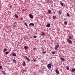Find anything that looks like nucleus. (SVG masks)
I'll return each instance as SVG.
<instances>
[{"instance_id":"obj_13","label":"nucleus","mask_w":75,"mask_h":75,"mask_svg":"<svg viewBox=\"0 0 75 75\" xmlns=\"http://www.w3.org/2000/svg\"><path fill=\"white\" fill-rule=\"evenodd\" d=\"M15 17L17 18H18V16L17 15V14H15Z\"/></svg>"},{"instance_id":"obj_14","label":"nucleus","mask_w":75,"mask_h":75,"mask_svg":"<svg viewBox=\"0 0 75 75\" xmlns=\"http://www.w3.org/2000/svg\"><path fill=\"white\" fill-rule=\"evenodd\" d=\"M60 4H61V6H64V4H63L62 2H60Z\"/></svg>"},{"instance_id":"obj_39","label":"nucleus","mask_w":75,"mask_h":75,"mask_svg":"<svg viewBox=\"0 0 75 75\" xmlns=\"http://www.w3.org/2000/svg\"><path fill=\"white\" fill-rule=\"evenodd\" d=\"M53 13H54V14H55V12H53Z\"/></svg>"},{"instance_id":"obj_38","label":"nucleus","mask_w":75,"mask_h":75,"mask_svg":"<svg viewBox=\"0 0 75 75\" xmlns=\"http://www.w3.org/2000/svg\"><path fill=\"white\" fill-rule=\"evenodd\" d=\"M21 20H23V18H21Z\"/></svg>"},{"instance_id":"obj_7","label":"nucleus","mask_w":75,"mask_h":75,"mask_svg":"<svg viewBox=\"0 0 75 75\" xmlns=\"http://www.w3.org/2000/svg\"><path fill=\"white\" fill-rule=\"evenodd\" d=\"M55 72L57 74H59V71L58 69L56 70Z\"/></svg>"},{"instance_id":"obj_34","label":"nucleus","mask_w":75,"mask_h":75,"mask_svg":"<svg viewBox=\"0 0 75 75\" xmlns=\"http://www.w3.org/2000/svg\"><path fill=\"white\" fill-rule=\"evenodd\" d=\"M33 60L34 61V62H35V61H36V60L35 59H33Z\"/></svg>"},{"instance_id":"obj_31","label":"nucleus","mask_w":75,"mask_h":75,"mask_svg":"<svg viewBox=\"0 0 75 75\" xmlns=\"http://www.w3.org/2000/svg\"><path fill=\"white\" fill-rule=\"evenodd\" d=\"M33 38H37V37H36L35 36H33Z\"/></svg>"},{"instance_id":"obj_16","label":"nucleus","mask_w":75,"mask_h":75,"mask_svg":"<svg viewBox=\"0 0 75 75\" xmlns=\"http://www.w3.org/2000/svg\"><path fill=\"white\" fill-rule=\"evenodd\" d=\"M24 24L25 25H26V27H27L28 28V25H27V24L26 23H25Z\"/></svg>"},{"instance_id":"obj_17","label":"nucleus","mask_w":75,"mask_h":75,"mask_svg":"<svg viewBox=\"0 0 75 75\" xmlns=\"http://www.w3.org/2000/svg\"><path fill=\"white\" fill-rule=\"evenodd\" d=\"M52 54H53V55H54V54H55V52H52Z\"/></svg>"},{"instance_id":"obj_22","label":"nucleus","mask_w":75,"mask_h":75,"mask_svg":"<svg viewBox=\"0 0 75 75\" xmlns=\"http://www.w3.org/2000/svg\"><path fill=\"white\" fill-rule=\"evenodd\" d=\"M75 69H72V72H75Z\"/></svg>"},{"instance_id":"obj_28","label":"nucleus","mask_w":75,"mask_h":75,"mask_svg":"<svg viewBox=\"0 0 75 75\" xmlns=\"http://www.w3.org/2000/svg\"><path fill=\"white\" fill-rule=\"evenodd\" d=\"M2 73H3V74H6V73H5L4 71H2Z\"/></svg>"},{"instance_id":"obj_15","label":"nucleus","mask_w":75,"mask_h":75,"mask_svg":"<svg viewBox=\"0 0 75 75\" xmlns=\"http://www.w3.org/2000/svg\"><path fill=\"white\" fill-rule=\"evenodd\" d=\"M25 61H24L23 66H25Z\"/></svg>"},{"instance_id":"obj_36","label":"nucleus","mask_w":75,"mask_h":75,"mask_svg":"<svg viewBox=\"0 0 75 75\" xmlns=\"http://www.w3.org/2000/svg\"><path fill=\"white\" fill-rule=\"evenodd\" d=\"M36 49H37V48L35 47L33 49V50H36Z\"/></svg>"},{"instance_id":"obj_4","label":"nucleus","mask_w":75,"mask_h":75,"mask_svg":"<svg viewBox=\"0 0 75 75\" xmlns=\"http://www.w3.org/2000/svg\"><path fill=\"white\" fill-rule=\"evenodd\" d=\"M59 46V45L55 46V47H54L55 50H57V49H58V48Z\"/></svg>"},{"instance_id":"obj_26","label":"nucleus","mask_w":75,"mask_h":75,"mask_svg":"<svg viewBox=\"0 0 75 75\" xmlns=\"http://www.w3.org/2000/svg\"><path fill=\"white\" fill-rule=\"evenodd\" d=\"M8 53H9L8 52H6L5 54H6V55H7V54H8Z\"/></svg>"},{"instance_id":"obj_5","label":"nucleus","mask_w":75,"mask_h":75,"mask_svg":"<svg viewBox=\"0 0 75 75\" xmlns=\"http://www.w3.org/2000/svg\"><path fill=\"white\" fill-rule=\"evenodd\" d=\"M31 25L33 26H34V24L33 23H31L29 24V26L30 27H31Z\"/></svg>"},{"instance_id":"obj_32","label":"nucleus","mask_w":75,"mask_h":75,"mask_svg":"<svg viewBox=\"0 0 75 75\" xmlns=\"http://www.w3.org/2000/svg\"><path fill=\"white\" fill-rule=\"evenodd\" d=\"M4 51H5V52L6 51H7V49H4Z\"/></svg>"},{"instance_id":"obj_37","label":"nucleus","mask_w":75,"mask_h":75,"mask_svg":"<svg viewBox=\"0 0 75 75\" xmlns=\"http://www.w3.org/2000/svg\"><path fill=\"white\" fill-rule=\"evenodd\" d=\"M14 24H17V22H14Z\"/></svg>"},{"instance_id":"obj_10","label":"nucleus","mask_w":75,"mask_h":75,"mask_svg":"<svg viewBox=\"0 0 75 75\" xmlns=\"http://www.w3.org/2000/svg\"><path fill=\"white\" fill-rule=\"evenodd\" d=\"M57 18V17H56V16H53L52 17V18L53 19V20H55V19H56V18Z\"/></svg>"},{"instance_id":"obj_33","label":"nucleus","mask_w":75,"mask_h":75,"mask_svg":"<svg viewBox=\"0 0 75 75\" xmlns=\"http://www.w3.org/2000/svg\"><path fill=\"white\" fill-rule=\"evenodd\" d=\"M13 28H16V25H13Z\"/></svg>"},{"instance_id":"obj_29","label":"nucleus","mask_w":75,"mask_h":75,"mask_svg":"<svg viewBox=\"0 0 75 75\" xmlns=\"http://www.w3.org/2000/svg\"><path fill=\"white\" fill-rule=\"evenodd\" d=\"M22 11H26V10H25L24 9H23L22 10Z\"/></svg>"},{"instance_id":"obj_1","label":"nucleus","mask_w":75,"mask_h":75,"mask_svg":"<svg viewBox=\"0 0 75 75\" xmlns=\"http://www.w3.org/2000/svg\"><path fill=\"white\" fill-rule=\"evenodd\" d=\"M51 66H52V65L51 64H48L47 65V67L48 69H51Z\"/></svg>"},{"instance_id":"obj_20","label":"nucleus","mask_w":75,"mask_h":75,"mask_svg":"<svg viewBox=\"0 0 75 75\" xmlns=\"http://www.w3.org/2000/svg\"><path fill=\"white\" fill-rule=\"evenodd\" d=\"M64 24H65V25H67V21L64 22Z\"/></svg>"},{"instance_id":"obj_35","label":"nucleus","mask_w":75,"mask_h":75,"mask_svg":"<svg viewBox=\"0 0 75 75\" xmlns=\"http://www.w3.org/2000/svg\"><path fill=\"white\" fill-rule=\"evenodd\" d=\"M66 68H67V70H69V67H67Z\"/></svg>"},{"instance_id":"obj_18","label":"nucleus","mask_w":75,"mask_h":75,"mask_svg":"<svg viewBox=\"0 0 75 75\" xmlns=\"http://www.w3.org/2000/svg\"><path fill=\"white\" fill-rule=\"evenodd\" d=\"M46 51H44L42 52L43 54H46Z\"/></svg>"},{"instance_id":"obj_27","label":"nucleus","mask_w":75,"mask_h":75,"mask_svg":"<svg viewBox=\"0 0 75 75\" xmlns=\"http://www.w3.org/2000/svg\"><path fill=\"white\" fill-rule=\"evenodd\" d=\"M67 16L68 17H69V13H67Z\"/></svg>"},{"instance_id":"obj_25","label":"nucleus","mask_w":75,"mask_h":75,"mask_svg":"<svg viewBox=\"0 0 75 75\" xmlns=\"http://www.w3.org/2000/svg\"><path fill=\"white\" fill-rule=\"evenodd\" d=\"M42 35H45V33H42Z\"/></svg>"},{"instance_id":"obj_30","label":"nucleus","mask_w":75,"mask_h":75,"mask_svg":"<svg viewBox=\"0 0 75 75\" xmlns=\"http://www.w3.org/2000/svg\"><path fill=\"white\" fill-rule=\"evenodd\" d=\"M2 68V66L0 65V69H1Z\"/></svg>"},{"instance_id":"obj_2","label":"nucleus","mask_w":75,"mask_h":75,"mask_svg":"<svg viewBox=\"0 0 75 75\" xmlns=\"http://www.w3.org/2000/svg\"><path fill=\"white\" fill-rule=\"evenodd\" d=\"M67 41L68 42V43L69 44H71L72 42V41H71L70 39H67Z\"/></svg>"},{"instance_id":"obj_23","label":"nucleus","mask_w":75,"mask_h":75,"mask_svg":"<svg viewBox=\"0 0 75 75\" xmlns=\"http://www.w3.org/2000/svg\"><path fill=\"white\" fill-rule=\"evenodd\" d=\"M69 39H70V40H72V37L70 36H69Z\"/></svg>"},{"instance_id":"obj_21","label":"nucleus","mask_w":75,"mask_h":75,"mask_svg":"<svg viewBox=\"0 0 75 75\" xmlns=\"http://www.w3.org/2000/svg\"><path fill=\"white\" fill-rule=\"evenodd\" d=\"M48 13H51V10H48Z\"/></svg>"},{"instance_id":"obj_12","label":"nucleus","mask_w":75,"mask_h":75,"mask_svg":"<svg viewBox=\"0 0 75 75\" xmlns=\"http://www.w3.org/2000/svg\"><path fill=\"white\" fill-rule=\"evenodd\" d=\"M58 13H59V14H62V12L61 11H59Z\"/></svg>"},{"instance_id":"obj_11","label":"nucleus","mask_w":75,"mask_h":75,"mask_svg":"<svg viewBox=\"0 0 75 75\" xmlns=\"http://www.w3.org/2000/svg\"><path fill=\"white\" fill-rule=\"evenodd\" d=\"M13 62L14 63H17V61L14 59H13Z\"/></svg>"},{"instance_id":"obj_19","label":"nucleus","mask_w":75,"mask_h":75,"mask_svg":"<svg viewBox=\"0 0 75 75\" xmlns=\"http://www.w3.org/2000/svg\"><path fill=\"white\" fill-rule=\"evenodd\" d=\"M61 60H62V61H64V59L62 57H61Z\"/></svg>"},{"instance_id":"obj_3","label":"nucleus","mask_w":75,"mask_h":75,"mask_svg":"<svg viewBox=\"0 0 75 75\" xmlns=\"http://www.w3.org/2000/svg\"><path fill=\"white\" fill-rule=\"evenodd\" d=\"M12 55L14 57H16V53L14 52H13L12 53Z\"/></svg>"},{"instance_id":"obj_24","label":"nucleus","mask_w":75,"mask_h":75,"mask_svg":"<svg viewBox=\"0 0 75 75\" xmlns=\"http://www.w3.org/2000/svg\"><path fill=\"white\" fill-rule=\"evenodd\" d=\"M24 48L25 49H27V48H28V47L27 46H25L24 47Z\"/></svg>"},{"instance_id":"obj_8","label":"nucleus","mask_w":75,"mask_h":75,"mask_svg":"<svg viewBox=\"0 0 75 75\" xmlns=\"http://www.w3.org/2000/svg\"><path fill=\"white\" fill-rule=\"evenodd\" d=\"M25 57L26 59L27 60V61H30V59H29V58H28L26 56H25Z\"/></svg>"},{"instance_id":"obj_6","label":"nucleus","mask_w":75,"mask_h":75,"mask_svg":"<svg viewBox=\"0 0 75 75\" xmlns=\"http://www.w3.org/2000/svg\"><path fill=\"white\" fill-rule=\"evenodd\" d=\"M29 16L31 18H33V16L31 15V14H30L29 15Z\"/></svg>"},{"instance_id":"obj_9","label":"nucleus","mask_w":75,"mask_h":75,"mask_svg":"<svg viewBox=\"0 0 75 75\" xmlns=\"http://www.w3.org/2000/svg\"><path fill=\"white\" fill-rule=\"evenodd\" d=\"M51 26V25L49 23L47 24V25H46V27H50Z\"/></svg>"}]
</instances>
